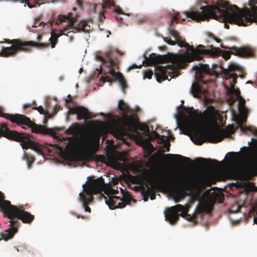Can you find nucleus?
Here are the masks:
<instances>
[{
  "instance_id": "obj_51",
  "label": "nucleus",
  "mask_w": 257,
  "mask_h": 257,
  "mask_svg": "<svg viewBox=\"0 0 257 257\" xmlns=\"http://www.w3.org/2000/svg\"><path fill=\"white\" fill-rule=\"evenodd\" d=\"M246 83H250L252 85H254L255 86L257 87V80L256 81L252 82V81H248Z\"/></svg>"
},
{
  "instance_id": "obj_54",
  "label": "nucleus",
  "mask_w": 257,
  "mask_h": 257,
  "mask_svg": "<svg viewBox=\"0 0 257 257\" xmlns=\"http://www.w3.org/2000/svg\"><path fill=\"white\" fill-rule=\"evenodd\" d=\"M97 157L101 161H103L105 159V157L102 155H99Z\"/></svg>"
},
{
  "instance_id": "obj_37",
  "label": "nucleus",
  "mask_w": 257,
  "mask_h": 257,
  "mask_svg": "<svg viewBox=\"0 0 257 257\" xmlns=\"http://www.w3.org/2000/svg\"><path fill=\"white\" fill-rule=\"evenodd\" d=\"M153 74V71L151 70H147L144 73V78L151 79Z\"/></svg>"
},
{
  "instance_id": "obj_56",
  "label": "nucleus",
  "mask_w": 257,
  "mask_h": 257,
  "mask_svg": "<svg viewBox=\"0 0 257 257\" xmlns=\"http://www.w3.org/2000/svg\"><path fill=\"white\" fill-rule=\"evenodd\" d=\"M237 54L238 56L241 57V48H239L237 50Z\"/></svg>"
},
{
  "instance_id": "obj_23",
  "label": "nucleus",
  "mask_w": 257,
  "mask_h": 257,
  "mask_svg": "<svg viewBox=\"0 0 257 257\" xmlns=\"http://www.w3.org/2000/svg\"><path fill=\"white\" fill-rule=\"evenodd\" d=\"M102 4L104 5V7L105 9L106 8L112 6L113 7L114 11L118 15L121 14L123 15H125V14L122 12L121 9L118 6H115L114 5L113 0H102Z\"/></svg>"
},
{
  "instance_id": "obj_13",
  "label": "nucleus",
  "mask_w": 257,
  "mask_h": 257,
  "mask_svg": "<svg viewBox=\"0 0 257 257\" xmlns=\"http://www.w3.org/2000/svg\"><path fill=\"white\" fill-rule=\"evenodd\" d=\"M188 210H185L184 207L181 204H177L170 207L165 214L166 220L170 224L176 223L179 219V216L186 217V219L191 221H194L195 219L194 216L187 214Z\"/></svg>"
},
{
  "instance_id": "obj_27",
  "label": "nucleus",
  "mask_w": 257,
  "mask_h": 257,
  "mask_svg": "<svg viewBox=\"0 0 257 257\" xmlns=\"http://www.w3.org/2000/svg\"><path fill=\"white\" fill-rule=\"evenodd\" d=\"M192 91L194 97H198L202 92V90L199 84L197 83H193L192 85Z\"/></svg>"
},
{
  "instance_id": "obj_25",
  "label": "nucleus",
  "mask_w": 257,
  "mask_h": 257,
  "mask_svg": "<svg viewBox=\"0 0 257 257\" xmlns=\"http://www.w3.org/2000/svg\"><path fill=\"white\" fill-rule=\"evenodd\" d=\"M105 9V8L102 4H95L93 6L94 13L98 14L100 18L102 17L104 19L105 18L103 15ZM101 19H102V18H101Z\"/></svg>"
},
{
  "instance_id": "obj_39",
  "label": "nucleus",
  "mask_w": 257,
  "mask_h": 257,
  "mask_svg": "<svg viewBox=\"0 0 257 257\" xmlns=\"http://www.w3.org/2000/svg\"><path fill=\"white\" fill-rule=\"evenodd\" d=\"M191 140L196 145H201L203 143V142L199 139L197 136L195 137H191Z\"/></svg>"
},
{
  "instance_id": "obj_22",
  "label": "nucleus",
  "mask_w": 257,
  "mask_h": 257,
  "mask_svg": "<svg viewBox=\"0 0 257 257\" xmlns=\"http://www.w3.org/2000/svg\"><path fill=\"white\" fill-rule=\"evenodd\" d=\"M256 50L249 46H242V58H252L255 55Z\"/></svg>"
},
{
  "instance_id": "obj_58",
  "label": "nucleus",
  "mask_w": 257,
  "mask_h": 257,
  "mask_svg": "<svg viewBox=\"0 0 257 257\" xmlns=\"http://www.w3.org/2000/svg\"><path fill=\"white\" fill-rule=\"evenodd\" d=\"M30 105H31L30 104H25L24 105V108H27L30 107Z\"/></svg>"
},
{
  "instance_id": "obj_59",
  "label": "nucleus",
  "mask_w": 257,
  "mask_h": 257,
  "mask_svg": "<svg viewBox=\"0 0 257 257\" xmlns=\"http://www.w3.org/2000/svg\"><path fill=\"white\" fill-rule=\"evenodd\" d=\"M254 223L256 224H257V218L256 217H254Z\"/></svg>"
},
{
  "instance_id": "obj_33",
  "label": "nucleus",
  "mask_w": 257,
  "mask_h": 257,
  "mask_svg": "<svg viewBox=\"0 0 257 257\" xmlns=\"http://www.w3.org/2000/svg\"><path fill=\"white\" fill-rule=\"evenodd\" d=\"M66 20H69V17L65 15H59L58 19L56 20V23L59 25L63 22H65Z\"/></svg>"
},
{
  "instance_id": "obj_36",
  "label": "nucleus",
  "mask_w": 257,
  "mask_h": 257,
  "mask_svg": "<svg viewBox=\"0 0 257 257\" xmlns=\"http://www.w3.org/2000/svg\"><path fill=\"white\" fill-rule=\"evenodd\" d=\"M220 55L222 56V58L225 60H228L230 57L231 53L228 51H225L221 50Z\"/></svg>"
},
{
  "instance_id": "obj_32",
  "label": "nucleus",
  "mask_w": 257,
  "mask_h": 257,
  "mask_svg": "<svg viewBox=\"0 0 257 257\" xmlns=\"http://www.w3.org/2000/svg\"><path fill=\"white\" fill-rule=\"evenodd\" d=\"M147 197H149L151 200H154L156 198V194L153 192L151 187H148L146 190Z\"/></svg>"
},
{
  "instance_id": "obj_6",
  "label": "nucleus",
  "mask_w": 257,
  "mask_h": 257,
  "mask_svg": "<svg viewBox=\"0 0 257 257\" xmlns=\"http://www.w3.org/2000/svg\"><path fill=\"white\" fill-rule=\"evenodd\" d=\"M236 69V66L231 65L228 66V69H224L217 64H213L212 69L209 68L208 65L202 64L200 65L198 70L201 73H204L210 75H215L218 77L221 73L225 79H229L230 88L228 89V93L230 95L234 94L238 99V114L237 119V128L241 130V96L239 89H235L234 83H236L237 77L236 74L233 72Z\"/></svg>"
},
{
  "instance_id": "obj_62",
  "label": "nucleus",
  "mask_w": 257,
  "mask_h": 257,
  "mask_svg": "<svg viewBox=\"0 0 257 257\" xmlns=\"http://www.w3.org/2000/svg\"><path fill=\"white\" fill-rule=\"evenodd\" d=\"M73 36H71V37H70V41H72L73 40Z\"/></svg>"
},
{
  "instance_id": "obj_61",
  "label": "nucleus",
  "mask_w": 257,
  "mask_h": 257,
  "mask_svg": "<svg viewBox=\"0 0 257 257\" xmlns=\"http://www.w3.org/2000/svg\"><path fill=\"white\" fill-rule=\"evenodd\" d=\"M215 40H216V42H217L218 43L220 42V40L219 39L216 38Z\"/></svg>"
},
{
  "instance_id": "obj_44",
  "label": "nucleus",
  "mask_w": 257,
  "mask_h": 257,
  "mask_svg": "<svg viewBox=\"0 0 257 257\" xmlns=\"http://www.w3.org/2000/svg\"><path fill=\"white\" fill-rule=\"evenodd\" d=\"M240 220L236 219V220H233L231 219V222L232 225H235V224H239Z\"/></svg>"
},
{
  "instance_id": "obj_41",
  "label": "nucleus",
  "mask_w": 257,
  "mask_h": 257,
  "mask_svg": "<svg viewBox=\"0 0 257 257\" xmlns=\"http://www.w3.org/2000/svg\"><path fill=\"white\" fill-rule=\"evenodd\" d=\"M164 40L165 42H166L167 43H168V44H169L170 45H175L176 44H177L176 41H174L168 37L164 38Z\"/></svg>"
},
{
  "instance_id": "obj_57",
  "label": "nucleus",
  "mask_w": 257,
  "mask_h": 257,
  "mask_svg": "<svg viewBox=\"0 0 257 257\" xmlns=\"http://www.w3.org/2000/svg\"><path fill=\"white\" fill-rule=\"evenodd\" d=\"M245 74H246V73L244 72V70H243V68L242 67V75H241L242 78H243L245 77Z\"/></svg>"
},
{
  "instance_id": "obj_2",
  "label": "nucleus",
  "mask_w": 257,
  "mask_h": 257,
  "mask_svg": "<svg viewBox=\"0 0 257 257\" xmlns=\"http://www.w3.org/2000/svg\"><path fill=\"white\" fill-rule=\"evenodd\" d=\"M186 17L199 22L210 18L224 22L225 28L229 29L227 23L241 26V10L237 6H231L224 0H221L218 6H206L200 8L199 11L185 12Z\"/></svg>"
},
{
  "instance_id": "obj_47",
  "label": "nucleus",
  "mask_w": 257,
  "mask_h": 257,
  "mask_svg": "<svg viewBox=\"0 0 257 257\" xmlns=\"http://www.w3.org/2000/svg\"><path fill=\"white\" fill-rule=\"evenodd\" d=\"M50 146H52V145H50ZM53 146H54L56 149H57L58 150H59L60 151H63V148L62 147H61L58 144H55V145H53Z\"/></svg>"
},
{
  "instance_id": "obj_8",
  "label": "nucleus",
  "mask_w": 257,
  "mask_h": 257,
  "mask_svg": "<svg viewBox=\"0 0 257 257\" xmlns=\"http://www.w3.org/2000/svg\"><path fill=\"white\" fill-rule=\"evenodd\" d=\"M253 146L242 147V194H248L251 192H257L254 183L249 182L253 176H257V153L251 156L249 160L247 170L245 172L243 165V152L247 150L254 151L257 148V140L252 139Z\"/></svg>"
},
{
  "instance_id": "obj_4",
  "label": "nucleus",
  "mask_w": 257,
  "mask_h": 257,
  "mask_svg": "<svg viewBox=\"0 0 257 257\" xmlns=\"http://www.w3.org/2000/svg\"><path fill=\"white\" fill-rule=\"evenodd\" d=\"M198 163L215 171H221L227 175L235 178L238 181L232 184L239 189L238 193H241V150L238 153L229 152L225 156V160L219 162L216 160L199 158Z\"/></svg>"
},
{
  "instance_id": "obj_1",
  "label": "nucleus",
  "mask_w": 257,
  "mask_h": 257,
  "mask_svg": "<svg viewBox=\"0 0 257 257\" xmlns=\"http://www.w3.org/2000/svg\"><path fill=\"white\" fill-rule=\"evenodd\" d=\"M171 17V21L168 27L170 34L176 40L177 44L180 47H185L187 49L185 54L180 55H158L153 57L151 56L149 59L150 65L159 64L165 63H171V64L165 66L157 65L155 67V76L158 82H161L165 80H171L174 76L178 75V67L181 66L187 62L189 56L193 53H196L198 50H194L193 46H190L182 39L181 36L177 31L174 29V24H178L181 19L180 14L179 12H172L169 13Z\"/></svg>"
},
{
  "instance_id": "obj_46",
  "label": "nucleus",
  "mask_w": 257,
  "mask_h": 257,
  "mask_svg": "<svg viewBox=\"0 0 257 257\" xmlns=\"http://www.w3.org/2000/svg\"><path fill=\"white\" fill-rule=\"evenodd\" d=\"M183 109L186 111V113L191 115L192 113V110L189 108H186L184 106H183Z\"/></svg>"
},
{
  "instance_id": "obj_30",
  "label": "nucleus",
  "mask_w": 257,
  "mask_h": 257,
  "mask_svg": "<svg viewBox=\"0 0 257 257\" xmlns=\"http://www.w3.org/2000/svg\"><path fill=\"white\" fill-rule=\"evenodd\" d=\"M33 109L38 110L39 112L41 114L45 115L48 118H50L51 117L49 112L48 111H45L42 106H39L38 107L34 106L33 107Z\"/></svg>"
},
{
  "instance_id": "obj_20",
  "label": "nucleus",
  "mask_w": 257,
  "mask_h": 257,
  "mask_svg": "<svg viewBox=\"0 0 257 257\" xmlns=\"http://www.w3.org/2000/svg\"><path fill=\"white\" fill-rule=\"evenodd\" d=\"M69 113L77 114V119H86L90 117L88 109L83 106H76L69 109Z\"/></svg>"
},
{
  "instance_id": "obj_55",
  "label": "nucleus",
  "mask_w": 257,
  "mask_h": 257,
  "mask_svg": "<svg viewBox=\"0 0 257 257\" xmlns=\"http://www.w3.org/2000/svg\"><path fill=\"white\" fill-rule=\"evenodd\" d=\"M204 205L205 207L207 208V209L208 210L209 212L211 211V207L210 206H209L208 205H207L206 204H205Z\"/></svg>"
},
{
  "instance_id": "obj_15",
  "label": "nucleus",
  "mask_w": 257,
  "mask_h": 257,
  "mask_svg": "<svg viewBox=\"0 0 257 257\" xmlns=\"http://www.w3.org/2000/svg\"><path fill=\"white\" fill-rule=\"evenodd\" d=\"M250 8H242V26L250 25L252 23L257 24V0H250Z\"/></svg>"
},
{
  "instance_id": "obj_40",
  "label": "nucleus",
  "mask_w": 257,
  "mask_h": 257,
  "mask_svg": "<svg viewBox=\"0 0 257 257\" xmlns=\"http://www.w3.org/2000/svg\"><path fill=\"white\" fill-rule=\"evenodd\" d=\"M250 216L253 215L254 217L255 215H257V205L252 206L250 211L249 212Z\"/></svg>"
},
{
  "instance_id": "obj_18",
  "label": "nucleus",
  "mask_w": 257,
  "mask_h": 257,
  "mask_svg": "<svg viewBox=\"0 0 257 257\" xmlns=\"http://www.w3.org/2000/svg\"><path fill=\"white\" fill-rule=\"evenodd\" d=\"M108 73L112 75L113 78H110L108 76H102L101 79L103 82H112V81H118L120 85L123 93H125V89L127 88V85L122 74L119 72H116L114 69L111 68Z\"/></svg>"
},
{
  "instance_id": "obj_64",
  "label": "nucleus",
  "mask_w": 257,
  "mask_h": 257,
  "mask_svg": "<svg viewBox=\"0 0 257 257\" xmlns=\"http://www.w3.org/2000/svg\"><path fill=\"white\" fill-rule=\"evenodd\" d=\"M220 46L221 47V48H226L223 45V44H221Z\"/></svg>"
},
{
  "instance_id": "obj_26",
  "label": "nucleus",
  "mask_w": 257,
  "mask_h": 257,
  "mask_svg": "<svg viewBox=\"0 0 257 257\" xmlns=\"http://www.w3.org/2000/svg\"><path fill=\"white\" fill-rule=\"evenodd\" d=\"M4 198V194L0 191V209L3 213L10 203V201L5 200Z\"/></svg>"
},
{
  "instance_id": "obj_12",
  "label": "nucleus",
  "mask_w": 257,
  "mask_h": 257,
  "mask_svg": "<svg viewBox=\"0 0 257 257\" xmlns=\"http://www.w3.org/2000/svg\"><path fill=\"white\" fill-rule=\"evenodd\" d=\"M6 42L12 44L10 47H4L0 52V56L8 57L15 56L18 51H27L29 50L28 47H37L41 48H47L49 46L48 43H37L33 41L23 42L20 39L6 40Z\"/></svg>"
},
{
  "instance_id": "obj_50",
  "label": "nucleus",
  "mask_w": 257,
  "mask_h": 257,
  "mask_svg": "<svg viewBox=\"0 0 257 257\" xmlns=\"http://www.w3.org/2000/svg\"><path fill=\"white\" fill-rule=\"evenodd\" d=\"M43 23L42 22V23H39V21H36L35 23H34V27H37L38 26H40L42 24H43Z\"/></svg>"
},
{
  "instance_id": "obj_3",
  "label": "nucleus",
  "mask_w": 257,
  "mask_h": 257,
  "mask_svg": "<svg viewBox=\"0 0 257 257\" xmlns=\"http://www.w3.org/2000/svg\"><path fill=\"white\" fill-rule=\"evenodd\" d=\"M173 177L158 179L155 176L147 177L150 183L163 184L175 190L174 200L176 202L180 201L185 195L186 191L199 189L203 185V179L198 176L174 174Z\"/></svg>"
},
{
  "instance_id": "obj_5",
  "label": "nucleus",
  "mask_w": 257,
  "mask_h": 257,
  "mask_svg": "<svg viewBox=\"0 0 257 257\" xmlns=\"http://www.w3.org/2000/svg\"><path fill=\"white\" fill-rule=\"evenodd\" d=\"M219 117L218 111L212 105L207 107L201 114L203 123L211 128L205 134V138L208 142L211 143L220 142L224 138H228L234 132V127L233 125H229L224 129L220 128L218 125Z\"/></svg>"
},
{
  "instance_id": "obj_14",
  "label": "nucleus",
  "mask_w": 257,
  "mask_h": 257,
  "mask_svg": "<svg viewBox=\"0 0 257 257\" xmlns=\"http://www.w3.org/2000/svg\"><path fill=\"white\" fill-rule=\"evenodd\" d=\"M121 191L122 194V197L121 198L113 195H108V197H105L101 194L104 198L106 204L109 206L110 209H114L117 208H122L127 204H130L132 198L129 192L127 191L124 192L122 189Z\"/></svg>"
},
{
  "instance_id": "obj_53",
  "label": "nucleus",
  "mask_w": 257,
  "mask_h": 257,
  "mask_svg": "<svg viewBox=\"0 0 257 257\" xmlns=\"http://www.w3.org/2000/svg\"><path fill=\"white\" fill-rule=\"evenodd\" d=\"M76 2L79 7H82V0H76Z\"/></svg>"
},
{
  "instance_id": "obj_34",
  "label": "nucleus",
  "mask_w": 257,
  "mask_h": 257,
  "mask_svg": "<svg viewBox=\"0 0 257 257\" xmlns=\"http://www.w3.org/2000/svg\"><path fill=\"white\" fill-rule=\"evenodd\" d=\"M24 159L27 161L28 166H30L34 162V158L33 156L25 153Z\"/></svg>"
},
{
  "instance_id": "obj_7",
  "label": "nucleus",
  "mask_w": 257,
  "mask_h": 257,
  "mask_svg": "<svg viewBox=\"0 0 257 257\" xmlns=\"http://www.w3.org/2000/svg\"><path fill=\"white\" fill-rule=\"evenodd\" d=\"M4 217L9 218L10 223V227L1 233V236L6 241L12 239L18 232L20 224L19 220L24 223L31 224L35 218L34 216L25 211L23 206L18 207L11 203L4 213Z\"/></svg>"
},
{
  "instance_id": "obj_42",
  "label": "nucleus",
  "mask_w": 257,
  "mask_h": 257,
  "mask_svg": "<svg viewBox=\"0 0 257 257\" xmlns=\"http://www.w3.org/2000/svg\"><path fill=\"white\" fill-rule=\"evenodd\" d=\"M99 140L97 141L96 143L92 144L91 146V150H92L93 153H95L99 147Z\"/></svg>"
},
{
  "instance_id": "obj_29",
  "label": "nucleus",
  "mask_w": 257,
  "mask_h": 257,
  "mask_svg": "<svg viewBox=\"0 0 257 257\" xmlns=\"http://www.w3.org/2000/svg\"><path fill=\"white\" fill-rule=\"evenodd\" d=\"M59 36L60 35L57 33H52L51 36L49 39V41L50 42L52 48L55 47L58 42V39Z\"/></svg>"
},
{
  "instance_id": "obj_9",
  "label": "nucleus",
  "mask_w": 257,
  "mask_h": 257,
  "mask_svg": "<svg viewBox=\"0 0 257 257\" xmlns=\"http://www.w3.org/2000/svg\"><path fill=\"white\" fill-rule=\"evenodd\" d=\"M118 109L122 115L120 119L121 124H115L112 126L114 136L117 139L122 140L124 136H127L128 133L138 132L137 127L134 123V119L128 115L132 112L129 106L123 100H120L118 105Z\"/></svg>"
},
{
  "instance_id": "obj_16",
  "label": "nucleus",
  "mask_w": 257,
  "mask_h": 257,
  "mask_svg": "<svg viewBox=\"0 0 257 257\" xmlns=\"http://www.w3.org/2000/svg\"><path fill=\"white\" fill-rule=\"evenodd\" d=\"M23 124L27 125L32 130V133L36 134H41L43 135H54L55 132L51 128L46 127L42 125H38L31 121L30 118L26 116L23 115L20 122V125Z\"/></svg>"
},
{
  "instance_id": "obj_45",
  "label": "nucleus",
  "mask_w": 257,
  "mask_h": 257,
  "mask_svg": "<svg viewBox=\"0 0 257 257\" xmlns=\"http://www.w3.org/2000/svg\"><path fill=\"white\" fill-rule=\"evenodd\" d=\"M142 64H141L139 66H138L136 64H133V65L130 66L128 67V69H134V68H140L142 67Z\"/></svg>"
},
{
  "instance_id": "obj_63",
  "label": "nucleus",
  "mask_w": 257,
  "mask_h": 257,
  "mask_svg": "<svg viewBox=\"0 0 257 257\" xmlns=\"http://www.w3.org/2000/svg\"><path fill=\"white\" fill-rule=\"evenodd\" d=\"M83 70V68H81L80 69H79V73H81V72Z\"/></svg>"
},
{
  "instance_id": "obj_10",
  "label": "nucleus",
  "mask_w": 257,
  "mask_h": 257,
  "mask_svg": "<svg viewBox=\"0 0 257 257\" xmlns=\"http://www.w3.org/2000/svg\"><path fill=\"white\" fill-rule=\"evenodd\" d=\"M87 179L88 181L83 185V192L80 193L79 196L85 211L90 212L91 209L88 204L93 200V194L99 193L103 190L104 180L101 177L94 179V176H90Z\"/></svg>"
},
{
  "instance_id": "obj_60",
  "label": "nucleus",
  "mask_w": 257,
  "mask_h": 257,
  "mask_svg": "<svg viewBox=\"0 0 257 257\" xmlns=\"http://www.w3.org/2000/svg\"><path fill=\"white\" fill-rule=\"evenodd\" d=\"M116 19H117L118 20H123V18H122V17H118V16H117V17H116Z\"/></svg>"
},
{
  "instance_id": "obj_24",
  "label": "nucleus",
  "mask_w": 257,
  "mask_h": 257,
  "mask_svg": "<svg viewBox=\"0 0 257 257\" xmlns=\"http://www.w3.org/2000/svg\"><path fill=\"white\" fill-rule=\"evenodd\" d=\"M164 156L168 160H169L170 161H172L174 162H175L177 160H186V161H187L188 162H191V159L189 158L184 157L183 156H181V155H178V154H168L165 155Z\"/></svg>"
},
{
  "instance_id": "obj_48",
  "label": "nucleus",
  "mask_w": 257,
  "mask_h": 257,
  "mask_svg": "<svg viewBox=\"0 0 257 257\" xmlns=\"http://www.w3.org/2000/svg\"><path fill=\"white\" fill-rule=\"evenodd\" d=\"M72 99L71 96L70 94H69L67 96V98L66 99V102L70 103L72 101Z\"/></svg>"
},
{
  "instance_id": "obj_28",
  "label": "nucleus",
  "mask_w": 257,
  "mask_h": 257,
  "mask_svg": "<svg viewBox=\"0 0 257 257\" xmlns=\"http://www.w3.org/2000/svg\"><path fill=\"white\" fill-rule=\"evenodd\" d=\"M70 28L71 29H73L74 30L72 31L73 32H81L82 31H85V26L86 24L85 23H83L82 24V26L79 28L74 27V19L73 18L72 20L70 21Z\"/></svg>"
},
{
  "instance_id": "obj_17",
  "label": "nucleus",
  "mask_w": 257,
  "mask_h": 257,
  "mask_svg": "<svg viewBox=\"0 0 257 257\" xmlns=\"http://www.w3.org/2000/svg\"><path fill=\"white\" fill-rule=\"evenodd\" d=\"M194 50H197L196 53H193V54L189 56L187 62H191L195 60H200L203 58L204 54H209L212 56H217L220 55L221 50L217 48H212L211 49H205V46L200 45L197 48Z\"/></svg>"
},
{
  "instance_id": "obj_38",
  "label": "nucleus",
  "mask_w": 257,
  "mask_h": 257,
  "mask_svg": "<svg viewBox=\"0 0 257 257\" xmlns=\"http://www.w3.org/2000/svg\"><path fill=\"white\" fill-rule=\"evenodd\" d=\"M241 209V205L238 204L236 206H233L229 210V212H239Z\"/></svg>"
},
{
  "instance_id": "obj_19",
  "label": "nucleus",
  "mask_w": 257,
  "mask_h": 257,
  "mask_svg": "<svg viewBox=\"0 0 257 257\" xmlns=\"http://www.w3.org/2000/svg\"><path fill=\"white\" fill-rule=\"evenodd\" d=\"M245 100L242 97V133L245 134H253L254 130L250 126H246L247 118L250 110L245 106Z\"/></svg>"
},
{
  "instance_id": "obj_52",
  "label": "nucleus",
  "mask_w": 257,
  "mask_h": 257,
  "mask_svg": "<svg viewBox=\"0 0 257 257\" xmlns=\"http://www.w3.org/2000/svg\"><path fill=\"white\" fill-rule=\"evenodd\" d=\"M165 146L167 147V151H169L170 150V143L167 141V142L165 144Z\"/></svg>"
},
{
  "instance_id": "obj_11",
  "label": "nucleus",
  "mask_w": 257,
  "mask_h": 257,
  "mask_svg": "<svg viewBox=\"0 0 257 257\" xmlns=\"http://www.w3.org/2000/svg\"><path fill=\"white\" fill-rule=\"evenodd\" d=\"M2 137L20 142L23 149L31 148L37 151L40 149L39 144L31 140L29 135L11 131L5 123L0 124V137Z\"/></svg>"
},
{
  "instance_id": "obj_35",
  "label": "nucleus",
  "mask_w": 257,
  "mask_h": 257,
  "mask_svg": "<svg viewBox=\"0 0 257 257\" xmlns=\"http://www.w3.org/2000/svg\"><path fill=\"white\" fill-rule=\"evenodd\" d=\"M154 133L155 135V138L160 141L161 143H163L167 141V137L165 136H161L156 132H154Z\"/></svg>"
},
{
  "instance_id": "obj_31",
  "label": "nucleus",
  "mask_w": 257,
  "mask_h": 257,
  "mask_svg": "<svg viewBox=\"0 0 257 257\" xmlns=\"http://www.w3.org/2000/svg\"><path fill=\"white\" fill-rule=\"evenodd\" d=\"M78 124L76 123V126H71L68 129L65 131V133L68 135H74L75 134L78 129Z\"/></svg>"
},
{
  "instance_id": "obj_49",
  "label": "nucleus",
  "mask_w": 257,
  "mask_h": 257,
  "mask_svg": "<svg viewBox=\"0 0 257 257\" xmlns=\"http://www.w3.org/2000/svg\"><path fill=\"white\" fill-rule=\"evenodd\" d=\"M146 194V191H145L144 192H143V199L144 200V201H147L148 200V198L149 197H147V194Z\"/></svg>"
},
{
  "instance_id": "obj_43",
  "label": "nucleus",
  "mask_w": 257,
  "mask_h": 257,
  "mask_svg": "<svg viewBox=\"0 0 257 257\" xmlns=\"http://www.w3.org/2000/svg\"><path fill=\"white\" fill-rule=\"evenodd\" d=\"M107 61L109 62V65L111 67H112L114 64V61L110 57L109 53H107L106 55Z\"/></svg>"
},
{
  "instance_id": "obj_21",
  "label": "nucleus",
  "mask_w": 257,
  "mask_h": 257,
  "mask_svg": "<svg viewBox=\"0 0 257 257\" xmlns=\"http://www.w3.org/2000/svg\"><path fill=\"white\" fill-rule=\"evenodd\" d=\"M22 116L23 114H13L5 113L2 112H0V116L5 118L7 119L10 120L11 122L17 123L18 125H20V122Z\"/></svg>"
}]
</instances>
